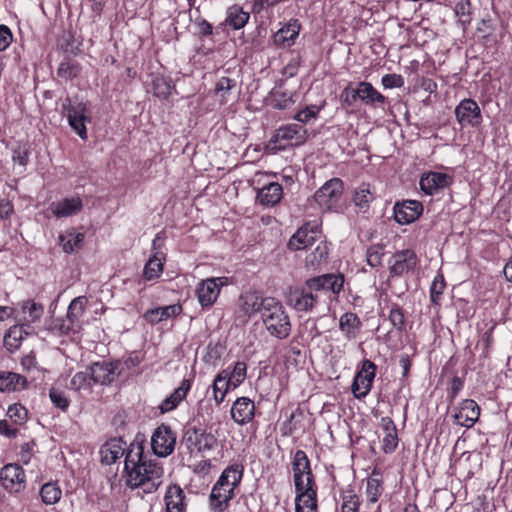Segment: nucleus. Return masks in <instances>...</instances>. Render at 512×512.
Returning a JSON list of instances; mask_svg holds the SVG:
<instances>
[{"label": "nucleus", "mask_w": 512, "mask_h": 512, "mask_svg": "<svg viewBox=\"0 0 512 512\" xmlns=\"http://www.w3.org/2000/svg\"><path fill=\"white\" fill-rule=\"evenodd\" d=\"M125 483L131 489L152 493L162 483L163 468L156 459H148L140 443H131L125 455Z\"/></svg>", "instance_id": "f257e3e1"}, {"label": "nucleus", "mask_w": 512, "mask_h": 512, "mask_svg": "<svg viewBox=\"0 0 512 512\" xmlns=\"http://www.w3.org/2000/svg\"><path fill=\"white\" fill-rule=\"evenodd\" d=\"M245 314L252 316L259 313L270 335L286 339L291 332V323L280 301L273 297L249 295L243 303Z\"/></svg>", "instance_id": "f03ea898"}, {"label": "nucleus", "mask_w": 512, "mask_h": 512, "mask_svg": "<svg viewBox=\"0 0 512 512\" xmlns=\"http://www.w3.org/2000/svg\"><path fill=\"white\" fill-rule=\"evenodd\" d=\"M183 444L190 453H204L217 446V438L205 429L188 427L183 435Z\"/></svg>", "instance_id": "7ed1b4c3"}, {"label": "nucleus", "mask_w": 512, "mask_h": 512, "mask_svg": "<svg viewBox=\"0 0 512 512\" xmlns=\"http://www.w3.org/2000/svg\"><path fill=\"white\" fill-rule=\"evenodd\" d=\"M63 110L71 128L83 140L87 139L86 121H89L88 109L85 103L78 102L72 104L71 100L67 98L63 103Z\"/></svg>", "instance_id": "20e7f679"}, {"label": "nucleus", "mask_w": 512, "mask_h": 512, "mask_svg": "<svg viewBox=\"0 0 512 512\" xmlns=\"http://www.w3.org/2000/svg\"><path fill=\"white\" fill-rule=\"evenodd\" d=\"M375 375L376 365L368 359L363 360L351 386L352 393L357 399L364 398L370 392Z\"/></svg>", "instance_id": "39448f33"}, {"label": "nucleus", "mask_w": 512, "mask_h": 512, "mask_svg": "<svg viewBox=\"0 0 512 512\" xmlns=\"http://www.w3.org/2000/svg\"><path fill=\"white\" fill-rule=\"evenodd\" d=\"M292 470L296 490H303L304 487L314 486L310 461L303 450H297L295 452Z\"/></svg>", "instance_id": "423d86ee"}, {"label": "nucleus", "mask_w": 512, "mask_h": 512, "mask_svg": "<svg viewBox=\"0 0 512 512\" xmlns=\"http://www.w3.org/2000/svg\"><path fill=\"white\" fill-rule=\"evenodd\" d=\"M176 435L172 429L162 424L153 433L151 438V447L154 453L160 457L170 455L175 448Z\"/></svg>", "instance_id": "0eeeda50"}, {"label": "nucleus", "mask_w": 512, "mask_h": 512, "mask_svg": "<svg viewBox=\"0 0 512 512\" xmlns=\"http://www.w3.org/2000/svg\"><path fill=\"white\" fill-rule=\"evenodd\" d=\"M455 117L462 127H478L482 123L481 110L473 99L462 100L455 108Z\"/></svg>", "instance_id": "6e6552de"}, {"label": "nucleus", "mask_w": 512, "mask_h": 512, "mask_svg": "<svg viewBox=\"0 0 512 512\" xmlns=\"http://www.w3.org/2000/svg\"><path fill=\"white\" fill-rule=\"evenodd\" d=\"M342 191V181L339 178H332L316 191L314 199L320 207L331 209L339 201Z\"/></svg>", "instance_id": "1a4fd4ad"}, {"label": "nucleus", "mask_w": 512, "mask_h": 512, "mask_svg": "<svg viewBox=\"0 0 512 512\" xmlns=\"http://www.w3.org/2000/svg\"><path fill=\"white\" fill-rule=\"evenodd\" d=\"M25 472L18 464H7L0 471L2 486L10 493H19L25 489Z\"/></svg>", "instance_id": "9d476101"}, {"label": "nucleus", "mask_w": 512, "mask_h": 512, "mask_svg": "<svg viewBox=\"0 0 512 512\" xmlns=\"http://www.w3.org/2000/svg\"><path fill=\"white\" fill-rule=\"evenodd\" d=\"M320 239L321 232L319 231L318 226L307 223L299 228L290 238L288 248L292 251L307 249L312 247Z\"/></svg>", "instance_id": "9b49d317"}, {"label": "nucleus", "mask_w": 512, "mask_h": 512, "mask_svg": "<svg viewBox=\"0 0 512 512\" xmlns=\"http://www.w3.org/2000/svg\"><path fill=\"white\" fill-rule=\"evenodd\" d=\"M307 140V130L303 125L292 123L278 128L273 136L274 142L286 141L292 146H300Z\"/></svg>", "instance_id": "f8f14e48"}, {"label": "nucleus", "mask_w": 512, "mask_h": 512, "mask_svg": "<svg viewBox=\"0 0 512 512\" xmlns=\"http://www.w3.org/2000/svg\"><path fill=\"white\" fill-rule=\"evenodd\" d=\"M389 272L391 276H402L417 264V256L414 251L405 249L397 251L390 260Z\"/></svg>", "instance_id": "ddd939ff"}, {"label": "nucleus", "mask_w": 512, "mask_h": 512, "mask_svg": "<svg viewBox=\"0 0 512 512\" xmlns=\"http://www.w3.org/2000/svg\"><path fill=\"white\" fill-rule=\"evenodd\" d=\"M314 289L306 284L301 289H295L288 296V303L297 311H310L316 305L318 296L314 294Z\"/></svg>", "instance_id": "4468645a"}, {"label": "nucleus", "mask_w": 512, "mask_h": 512, "mask_svg": "<svg viewBox=\"0 0 512 512\" xmlns=\"http://www.w3.org/2000/svg\"><path fill=\"white\" fill-rule=\"evenodd\" d=\"M453 182V178L442 172H428L422 175L420 179V188L425 194L433 195L440 189H444L450 186Z\"/></svg>", "instance_id": "2eb2a0df"}, {"label": "nucleus", "mask_w": 512, "mask_h": 512, "mask_svg": "<svg viewBox=\"0 0 512 512\" xmlns=\"http://www.w3.org/2000/svg\"><path fill=\"white\" fill-rule=\"evenodd\" d=\"M223 284V278H209L199 283L196 293L200 304L203 307L211 306L216 301Z\"/></svg>", "instance_id": "dca6fc26"}, {"label": "nucleus", "mask_w": 512, "mask_h": 512, "mask_svg": "<svg viewBox=\"0 0 512 512\" xmlns=\"http://www.w3.org/2000/svg\"><path fill=\"white\" fill-rule=\"evenodd\" d=\"M423 205L416 200H407L397 203L394 207L395 220L400 224H409L421 215Z\"/></svg>", "instance_id": "f3484780"}, {"label": "nucleus", "mask_w": 512, "mask_h": 512, "mask_svg": "<svg viewBox=\"0 0 512 512\" xmlns=\"http://www.w3.org/2000/svg\"><path fill=\"white\" fill-rule=\"evenodd\" d=\"M343 284L344 277L340 274H324L306 281V285L315 291L331 290L334 294H338L342 290Z\"/></svg>", "instance_id": "a211bd4d"}, {"label": "nucleus", "mask_w": 512, "mask_h": 512, "mask_svg": "<svg viewBox=\"0 0 512 512\" xmlns=\"http://www.w3.org/2000/svg\"><path fill=\"white\" fill-rule=\"evenodd\" d=\"M126 442L121 438H112L102 445L100 449V460L102 464L111 465L128 451Z\"/></svg>", "instance_id": "6ab92c4d"}, {"label": "nucleus", "mask_w": 512, "mask_h": 512, "mask_svg": "<svg viewBox=\"0 0 512 512\" xmlns=\"http://www.w3.org/2000/svg\"><path fill=\"white\" fill-rule=\"evenodd\" d=\"M380 427L383 432L381 450L385 454L393 453L399 443L396 425L390 417H383L381 418Z\"/></svg>", "instance_id": "aec40b11"}, {"label": "nucleus", "mask_w": 512, "mask_h": 512, "mask_svg": "<svg viewBox=\"0 0 512 512\" xmlns=\"http://www.w3.org/2000/svg\"><path fill=\"white\" fill-rule=\"evenodd\" d=\"M255 414V404L248 397L238 398L231 407V417L239 425L252 421Z\"/></svg>", "instance_id": "412c9836"}, {"label": "nucleus", "mask_w": 512, "mask_h": 512, "mask_svg": "<svg viewBox=\"0 0 512 512\" xmlns=\"http://www.w3.org/2000/svg\"><path fill=\"white\" fill-rule=\"evenodd\" d=\"M480 407L472 399H466L454 415L455 422L463 427H472L478 420Z\"/></svg>", "instance_id": "4be33fe9"}, {"label": "nucleus", "mask_w": 512, "mask_h": 512, "mask_svg": "<svg viewBox=\"0 0 512 512\" xmlns=\"http://www.w3.org/2000/svg\"><path fill=\"white\" fill-rule=\"evenodd\" d=\"M82 201L79 197L64 198L50 205V210L57 218L69 217L77 214L82 209Z\"/></svg>", "instance_id": "5701e85b"}, {"label": "nucleus", "mask_w": 512, "mask_h": 512, "mask_svg": "<svg viewBox=\"0 0 512 512\" xmlns=\"http://www.w3.org/2000/svg\"><path fill=\"white\" fill-rule=\"evenodd\" d=\"M234 497V491L216 483L210 494V506L214 512H223Z\"/></svg>", "instance_id": "b1692460"}, {"label": "nucleus", "mask_w": 512, "mask_h": 512, "mask_svg": "<svg viewBox=\"0 0 512 512\" xmlns=\"http://www.w3.org/2000/svg\"><path fill=\"white\" fill-rule=\"evenodd\" d=\"M92 383L106 385L110 384L114 380L115 371L111 363L96 362L89 368Z\"/></svg>", "instance_id": "393cba45"}, {"label": "nucleus", "mask_w": 512, "mask_h": 512, "mask_svg": "<svg viewBox=\"0 0 512 512\" xmlns=\"http://www.w3.org/2000/svg\"><path fill=\"white\" fill-rule=\"evenodd\" d=\"M296 491L295 512H317V494L314 486L304 487L303 490Z\"/></svg>", "instance_id": "a878e982"}, {"label": "nucleus", "mask_w": 512, "mask_h": 512, "mask_svg": "<svg viewBox=\"0 0 512 512\" xmlns=\"http://www.w3.org/2000/svg\"><path fill=\"white\" fill-rule=\"evenodd\" d=\"M282 195V186L277 182H271L259 189L257 200L264 206H274L280 202Z\"/></svg>", "instance_id": "bb28decb"}, {"label": "nucleus", "mask_w": 512, "mask_h": 512, "mask_svg": "<svg viewBox=\"0 0 512 512\" xmlns=\"http://www.w3.org/2000/svg\"><path fill=\"white\" fill-rule=\"evenodd\" d=\"M181 312L182 307L179 304H173L147 310L144 313L143 317L148 323L155 324L163 320H166L170 317L177 316Z\"/></svg>", "instance_id": "cd10ccee"}, {"label": "nucleus", "mask_w": 512, "mask_h": 512, "mask_svg": "<svg viewBox=\"0 0 512 512\" xmlns=\"http://www.w3.org/2000/svg\"><path fill=\"white\" fill-rule=\"evenodd\" d=\"M191 388V382L188 379H184L180 386L174 390L159 406L161 413H166L175 409L180 402L186 397L187 393Z\"/></svg>", "instance_id": "c85d7f7f"}, {"label": "nucleus", "mask_w": 512, "mask_h": 512, "mask_svg": "<svg viewBox=\"0 0 512 512\" xmlns=\"http://www.w3.org/2000/svg\"><path fill=\"white\" fill-rule=\"evenodd\" d=\"M27 380L20 374L1 371L0 372V392H14L25 389L27 387Z\"/></svg>", "instance_id": "c756f323"}, {"label": "nucleus", "mask_w": 512, "mask_h": 512, "mask_svg": "<svg viewBox=\"0 0 512 512\" xmlns=\"http://www.w3.org/2000/svg\"><path fill=\"white\" fill-rule=\"evenodd\" d=\"M185 495L178 485L170 486L165 495L166 512H185Z\"/></svg>", "instance_id": "7c9ffc66"}, {"label": "nucleus", "mask_w": 512, "mask_h": 512, "mask_svg": "<svg viewBox=\"0 0 512 512\" xmlns=\"http://www.w3.org/2000/svg\"><path fill=\"white\" fill-rule=\"evenodd\" d=\"M356 94L358 99H360L366 105H373L375 103L384 104L386 101V97L379 93L371 83L369 82H360L356 87Z\"/></svg>", "instance_id": "2f4dec72"}, {"label": "nucleus", "mask_w": 512, "mask_h": 512, "mask_svg": "<svg viewBox=\"0 0 512 512\" xmlns=\"http://www.w3.org/2000/svg\"><path fill=\"white\" fill-rule=\"evenodd\" d=\"M242 476L243 466L240 464H233L224 469L216 483L222 484L223 487L228 488L230 491H234L240 484Z\"/></svg>", "instance_id": "473e14b6"}, {"label": "nucleus", "mask_w": 512, "mask_h": 512, "mask_svg": "<svg viewBox=\"0 0 512 512\" xmlns=\"http://www.w3.org/2000/svg\"><path fill=\"white\" fill-rule=\"evenodd\" d=\"M85 235L75 230H67L59 235V244L65 253L71 254L82 247Z\"/></svg>", "instance_id": "72a5a7b5"}, {"label": "nucleus", "mask_w": 512, "mask_h": 512, "mask_svg": "<svg viewBox=\"0 0 512 512\" xmlns=\"http://www.w3.org/2000/svg\"><path fill=\"white\" fill-rule=\"evenodd\" d=\"M361 324L359 317L355 313L347 312L340 317L339 329L347 339H353L358 335Z\"/></svg>", "instance_id": "f704fd0d"}, {"label": "nucleus", "mask_w": 512, "mask_h": 512, "mask_svg": "<svg viewBox=\"0 0 512 512\" xmlns=\"http://www.w3.org/2000/svg\"><path fill=\"white\" fill-rule=\"evenodd\" d=\"M165 256L162 252L156 251L144 267L143 276L146 280H154L163 271Z\"/></svg>", "instance_id": "c9c22d12"}, {"label": "nucleus", "mask_w": 512, "mask_h": 512, "mask_svg": "<svg viewBox=\"0 0 512 512\" xmlns=\"http://www.w3.org/2000/svg\"><path fill=\"white\" fill-rule=\"evenodd\" d=\"M249 18V13L245 12L241 6L233 5L227 10L226 23L233 29L238 30L247 24Z\"/></svg>", "instance_id": "e433bc0d"}, {"label": "nucleus", "mask_w": 512, "mask_h": 512, "mask_svg": "<svg viewBox=\"0 0 512 512\" xmlns=\"http://www.w3.org/2000/svg\"><path fill=\"white\" fill-rule=\"evenodd\" d=\"M298 34L299 31L296 28V25L289 24L274 34V44L280 47H290L294 44Z\"/></svg>", "instance_id": "4c0bfd02"}, {"label": "nucleus", "mask_w": 512, "mask_h": 512, "mask_svg": "<svg viewBox=\"0 0 512 512\" xmlns=\"http://www.w3.org/2000/svg\"><path fill=\"white\" fill-rule=\"evenodd\" d=\"M28 335L25 330V325H15L11 327L4 336L5 347L10 350H16L19 348L21 341Z\"/></svg>", "instance_id": "58836bf2"}, {"label": "nucleus", "mask_w": 512, "mask_h": 512, "mask_svg": "<svg viewBox=\"0 0 512 512\" xmlns=\"http://www.w3.org/2000/svg\"><path fill=\"white\" fill-rule=\"evenodd\" d=\"M227 375H228V370H223L214 379L213 394H214V400L217 405H220L224 401L225 396L229 390V386L232 384L228 380Z\"/></svg>", "instance_id": "ea45409f"}, {"label": "nucleus", "mask_w": 512, "mask_h": 512, "mask_svg": "<svg viewBox=\"0 0 512 512\" xmlns=\"http://www.w3.org/2000/svg\"><path fill=\"white\" fill-rule=\"evenodd\" d=\"M354 203L362 212H366L369 204L374 200V193L369 184L362 183L355 190Z\"/></svg>", "instance_id": "a19ab883"}, {"label": "nucleus", "mask_w": 512, "mask_h": 512, "mask_svg": "<svg viewBox=\"0 0 512 512\" xmlns=\"http://www.w3.org/2000/svg\"><path fill=\"white\" fill-rule=\"evenodd\" d=\"M329 248L326 241L320 239L314 250L306 257L307 263L316 269L322 262L326 261Z\"/></svg>", "instance_id": "79ce46f5"}, {"label": "nucleus", "mask_w": 512, "mask_h": 512, "mask_svg": "<svg viewBox=\"0 0 512 512\" xmlns=\"http://www.w3.org/2000/svg\"><path fill=\"white\" fill-rule=\"evenodd\" d=\"M297 94L293 92L274 91L272 93L271 105L275 109H288L296 102Z\"/></svg>", "instance_id": "37998d69"}, {"label": "nucleus", "mask_w": 512, "mask_h": 512, "mask_svg": "<svg viewBox=\"0 0 512 512\" xmlns=\"http://www.w3.org/2000/svg\"><path fill=\"white\" fill-rule=\"evenodd\" d=\"M40 496L46 505H53L57 503L62 496V491L57 483H46L40 489Z\"/></svg>", "instance_id": "c03bdc74"}, {"label": "nucleus", "mask_w": 512, "mask_h": 512, "mask_svg": "<svg viewBox=\"0 0 512 512\" xmlns=\"http://www.w3.org/2000/svg\"><path fill=\"white\" fill-rule=\"evenodd\" d=\"M87 303L88 300L85 296L74 298L69 304L66 315L67 318H69L74 324H77L85 312Z\"/></svg>", "instance_id": "a18cd8bd"}, {"label": "nucleus", "mask_w": 512, "mask_h": 512, "mask_svg": "<svg viewBox=\"0 0 512 512\" xmlns=\"http://www.w3.org/2000/svg\"><path fill=\"white\" fill-rule=\"evenodd\" d=\"M89 370L77 372L71 379L69 388L75 391H87L92 388Z\"/></svg>", "instance_id": "49530a36"}, {"label": "nucleus", "mask_w": 512, "mask_h": 512, "mask_svg": "<svg viewBox=\"0 0 512 512\" xmlns=\"http://www.w3.org/2000/svg\"><path fill=\"white\" fill-rule=\"evenodd\" d=\"M455 16L458 18L459 23L463 29L471 23L472 11L471 3L469 0H463L458 2L454 8Z\"/></svg>", "instance_id": "de8ad7c7"}, {"label": "nucleus", "mask_w": 512, "mask_h": 512, "mask_svg": "<svg viewBox=\"0 0 512 512\" xmlns=\"http://www.w3.org/2000/svg\"><path fill=\"white\" fill-rule=\"evenodd\" d=\"M22 311L27 317V322L39 321L44 313V307L41 304L35 303L32 300H27L22 305Z\"/></svg>", "instance_id": "09e8293b"}, {"label": "nucleus", "mask_w": 512, "mask_h": 512, "mask_svg": "<svg viewBox=\"0 0 512 512\" xmlns=\"http://www.w3.org/2000/svg\"><path fill=\"white\" fill-rule=\"evenodd\" d=\"M446 288V282L443 275L438 274L430 287V300L434 305H440L442 295Z\"/></svg>", "instance_id": "8fccbe9b"}, {"label": "nucleus", "mask_w": 512, "mask_h": 512, "mask_svg": "<svg viewBox=\"0 0 512 512\" xmlns=\"http://www.w3.org/2000/svg\"><path fill=\"white\" fill-rule=\"evenodd\" d=\"M172 88L171 81L164 77H156L152 82L153 94L159 98H167Z\"/></svg>", "instance_id": "3c124183"}, {"label": "nucleus", "mask_w": 512, "mask_h": 512, "mask_svg": "<svg viewBox=\"0 0 512 512\" xmlns=\"http://www.w3.org/2000/svg\"><path fill=\"white\" fill-rule=\"evenodd\" d=\"M80 70L81 68L77 63L66 61L60 64L57 74L65 80H72L79 75Z\"/></svg>", "instance_id": "603ef678"}, {"label": "nucleus", "mask_w": 512, "mask_h": 512, "mask_svg": "<svg viewBox=\"0 0 512 512\" xmlns=\"http://www.w3.org/2000/svg\"><path fill=\"white\" fill-rule=\"evenodd\" d=\"M236 85V81L234 79H231L229 77H221L216 85H215V94L217 96H220L221 103L225 104L227 103L226 94L234 88Z\"/></svg>", "instance_id": "864d4df0"}, {"label": "nucleus", "mask_w": 512, "mask_h": 512, "mask_svg": "<svg viewBox=\"0 0 512 512\" xmlns=\"http://www.w3.org/2000/svg\"><path fill=\"white\" fill-rule=\"evenodd\" d=\"M247 366L245 362L238 361L235 363L232 372L228 371V380L234 387L240 385L246 378Z\"/></svg>", "instance_id": "5fc2aeb1"}, {"label": "nucleus", "mask_w": 512, "mask_h": 512, "mask_svg": "<svg viewBox=\"0 0 512 512\" xmlns=\"http://www.w3.org/2000/svg\"><path fill=\"white\" fill-rule=\"evenodd\" d=\"M389 320L391 324L401 331L404 328L405 325V317L403 309L398 304H392L390 313H389Z\"/></svg>", "instance_id": "6e6d98bb"}, {"label": "nucleus", "mask_w": 512, "mask_h": 512, "mask_svg": "<svg viewBox=\"0 0 512 512\" xmlns=\"http://www.w3.org/2000/svg\"><path fill=\"white\" fill-rule=\"evenodd\" d=\"M382 490L380 480L376 478L368 479L366 493L370 502H376L382 494Z\"/></svg>", "instance_id": "4d7b16f0"}, {"label": "nucleus", "mask_w": 512, "mask_h": 512, "mask_svg": "<svg viewBox=\"0 0 512 512\" xmlns=\"http://www.w3.org/2000/svg\"><path fill=\"white\" fill-rule=\"evenodd\" d=\"M383 254L384 253L381 246L375 245L369 247L366 253L367 263L371 267L379 266L381 264Z\"/></svg>", "instance_id": "13d9d810"}, {"label": "nucleus", "mask_w": 512, "mask_h": 512, "mask_svg": "<svg viewBox=\"0 0 512 512\" xmlns=\"http://www.w3.org/2000/svg\"><path fill=\"white\" fill-rule=\"evenodd\" d=\"M359 498L357 495L348 493L343 496L341 512H358Z\"/></svg>", "instance_id": "bf43d9fd"}, {"label": "nucleus", "mask_w": 512, "mask_h": 512, "mask_svg": "<svg viewBox=\"0 0 512 512\" xmlns=\"http://www.w3.org/2000/svg\"><path fill=\"white\" fill-rule=\"evenodd\" d=\"M8 416L16 423H23L27 418V410L20 404H13L8 408Z\"/></svg>", "instance_id": "052dcab7"}, {"label": "nucleus", "mask_w": 512, "mask_h": 512, "mask_svg": "<svg viewBox=\"0 0 512 512\" xmlns=\"http://www.w3.org/2000/svg\"><path fill=\"white\" fill-rule=\"evenodd\" d=\"M49 396H50L52 403L56 407L60 408L61 410H66L68 408L69 400L65 396L64 392H62L58 389L52 388L50 390Z\"/></svg>", "instance_id": "680f3d73"}, {"label": "nucleus", "mask_w": 512, "mask_h": 512, "mask_svg": "<svg viewBox=\"0 0 512 512\" xmlns=\"http://www.w3.org/2000/svg\"><path fill=\"white\" fill-rule=\"evenodd\" d=\"M404 80L401 75L397 74H386L382 77V85L387 88H398L403 86Z\"/></svg>", "instance_id": "e2e57ef3"}, {"label": "nucleus", "mask_w": 512, "mask_h": 512, "mask_svg": "<svg viewBox=\"0 0 512 512\" xmlns=\"http://www.w3.org/2000/svg\"><path fill=\"white\" fill-rule=\"evenodd\" d=\"M75 324L66 317V319H56L53 322L52 329L58 331L60 334H68L74 329Z\"/></svg>", "instance_id": "0e129e2a"}, {"label": "nucleus", "mask_w": 512, "mask_h": 512, "mask_svg": "<svg viewBox=\"0 0 512 512\" xmlns=\"http://www.w3.org/2000/svg\"><path fill=\"white\" fill-rule=\"evenodd\" d=\"M13 40L11 30L5 26L0 25V52L6 50Z\"/></svg>", "instance_id": "69168bd1"}, {"label": "nucleus", "mask_w": 512, "mask_h": 512, "mask_svg": "<svg viewBox=\"0 0 512 512\" xmlns=\"http://www.w3.org/2000/svg\"><path fill=\"white\" fill-rule=\"evenodd\" d=\"M340 99L347 106H351L358 99L356 88H353L351 85L344 88L341 92Z\"/></svg>", "instance_id": "338daca9"}, {"label": "nucleus", "mask_w": 512, "mask_h": 512, "mask_svg": "<svg viewBox=\"0 0 512 512\" xmlns=\"http://www.w3.org/2000/svg\"><path fill=\"white\" fill-rule=\"evenodd\" d=\"M316 112L312 108H305L304 110L298 112L295 116V119L302 123H307L312 119H316Z\"/></svg>", "instance_id": "774afa93"}]
</instances>
